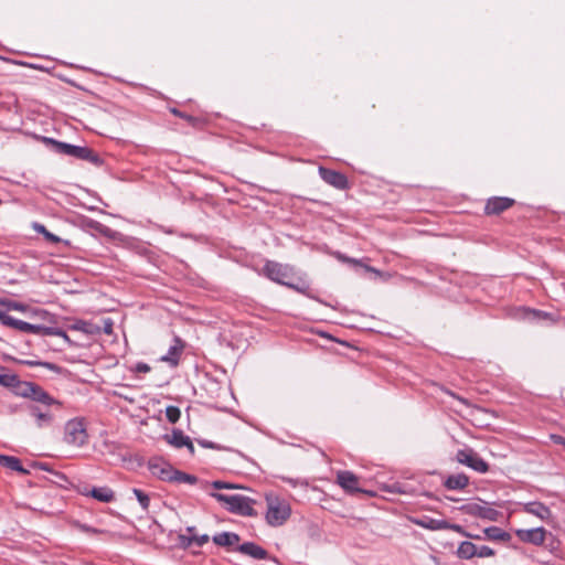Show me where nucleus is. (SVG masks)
<instances>
[{
  "instance_id": "nucleus-1",
  "label": "nucleus",
  "mask_w": 565,
  "mask_h": 565,
  "mask_svg": "<svg viewBox=\"0 0 565 565\" xmlns=\"http://www.w3.org/2000/svg\"><path fill=\"white\" fill-rule=\"evenodd\" d=\"M266 521L270 526H281L291 515L289 502L275 494H266Z\"/></svg>"
},
{
  "instance_id": "nucleus-29",
  "label": "nucleus",
  "mask_w": 565,
  "mask_h": 565,
  "mask_svg": "<svg viewBox=\"0 0 565 565\" xmlns=\"http://www.w3.org/2000/svg\"><path fill=\"white\" fill-rule=\"evenodd\" d=\"M171 481L179 482V483L194 484L198 481V478L193 475H189V473H185V472L174 469V476H172Z\"/></svg>"
},
{
  "instance_id": "nucleus-13",
  "label": "nucleus",
  "mask_w": 565,
  "mask_h": 565,
  "mask_svg": "<svg viewBox=\"0 0 565 565\" xmlns=\"http://www.w3.org/2000/svg\"><path fill=\"white\" fill-rule=\"evenodd\" d=\"M148 468L154 477L164 481H171L174 476V468L162 459H151Z\"/></svg>"
},
{
  "instance_id": "nucleus-16",
  "label": "nucleus",
  "mask_w": 565,
  "mask_h": 565,
  "mask_svg": "<svg viewBox=\"0 0 565 565\" xmlns=\"http://www.w3.org/2000/svg\"><path fill=\"white\" fill-rule=\"evenodd\" d=\"M237 552L241 554L247 555L255 559H267L269 558L268 552L263 548L260 545L253 543V542H246L237 546Z\"/></svg>"
},
{
  "instance_id": "nucleus-15",
  "label": "nucleus",
  "mask_w": 565,
  "mask_h": 565,
  "mask_svg": "<svg viewBox=\"0 0 565 565\" xmlns=\"http://www.w3.org/2000/svg\"><path fill=\"white\" fill-rule=\"evenodd\" d=\"M55 148L60 153L75 157L78 159H88L92 154V151L86 147H78L65 142L54 141Z\"/></svg>"
},
{
  "instance_id": "nucleus-34",
  "label": "nucleus",
  "mask_w": 565,
  "mask_h": 565,
  "mask_svg": "<svg viewBox=\"0 0 565 565\" xmlns=\"http://www.w3.org/2000/svg\"><path fill=\"white\" fill-rule=\"evenodd\" d=\"M11 319L12 317L7 315L6 299L0 298V322L3 326L9 327Z\"/></svg>"
},
{
  "instance_id": "nucleus-2",
  "label": "nucleus",
  "mask_w": 565,
  "mask_h": 565,
  "mask_svg": "<svg viewBox=\"0 0 565 565\" xmlns=\"http://www.w3.org/2000/svg\"><path fill=\"white\" fill-rule=\"evenodd\" d=\"M14 393L21 397L29 398L33 403L42 405H58V399L51 396L40 385L33 382L20 381L13 386Z\"/></svg>"
},
{
  "instance_id": "nucleus-6",
  "label": "nucleus",
  "mask_w": 565,
  "mask_h": 565,
  "mask_svg": "<svg viewBox=\"0 0 565 565\" xmlns=\"http://www.w3.org/2000/svg\"><path fill=\"white\" fill-rule=\"evenodd\" d=\"M88 440V434L83 419L73 418L65 425V441L75 447L84 446Z\"/></svg>"
},
{
  "instance_id": "nucleus-41",
  "label": "nucleus",
  "mask_w": 565,
  "mask_h": 565,
  "mask_svg": "<svg viewBox=\"0 0 565 565\" xmlns=\"http://www.w3.org/2000/svg\"><path fill=\"white\" fill-rule=\"evenodd\" d=\"M212 487L217 490L237 488L235 484L223 482V481H214V482H212Z\"/></svg>"
},
{
  "instance_id": "nucleus-12",
  "label": "nucleus",
  "mask_w": 565,
  "mask_h": 565,
  "mask_svg": "<svg viewBox=\"0 0 565 565\" xmlns=\"http://www.w3.org/2000/svg\"><path fill=\"white\" fill-rule=\"evenodd\" d=\"M515 201L505 196L490 198L484 206L487 215H499L514 205Z\"/></svg>"
},
{
  "instance_id": "nucleus-44",
  "label": "nucleus",
  "mask_w": 565,
  "mask_h": 565,
  "mask_svg": "<svg viewBox=\"0 0 565 565\" xmlns=\"http://www.w3.org/2000/svg\"><path fill=\"white\" fill-rule=\"evenodd\" d=\"M29 365H42V366H45L47 369H51V370H54L56 369L54 364H51V363H41V362H28Z\"/></svg>"
},
{
  "instance_id": "nucleus-50",
  "label": "nucleus",
  "mask_w": 565,
  "mask_h": 565,
  "mask_svg": "<svg viewBox=\"0 0 565 565\" xmlns=\"http://www.w3.org/2000/svg\"><path fill=\"white\" fill-rule=\"evenodd\" d=\"M150 369L147 364L143 363V373L148 372Z\"/></svg>"
},
{
  "instance_id": "nucleus-25",
  "label": "nucleus",
  "mask_w": 565,
  "mask_h": 565,
  "mask_svg": "<svg viewBox=\"0 0 565 565\" xmlns=\"http://www.w3.org/2000/svg\"><path fill=\"white\" fill-rule=\"evenodd\" d=\"M484 536H486V539L491 540V541H502V542H508L511 539V535L508 532L501 530L498 526L487 527L484 530Z\"/></svg>"
},
{
  "instance_id": "nucleus-51",
  "label": "nucleus",
  "mask_w": 565,
  "mask_h": 565,
  "mask_svg": "<svg viewBox=\"0 0 565 565\" xmlns=\"http://www.w3.org/2000/svg\"><path fill=\"white\" fill-rule=\"evenodd\" d=\"M136 369H137L138 371H141V364H139V363H138V364L136 365Z\"/></svg>"
},
{
  "instance_id": "nucleus-19",
  "label": "nucleus",
  "mask_w": 565,
  "mask_h": 565,
  "mask_svg": "<svg viewBox=\"0 0 565 565\" xmlns=\"http://www.w3.org/2000/svg\"><path fill=\"white\" fill-rule=\"evenodd\" d=\"M183 351V344L179 339L173 340V344L170 345L167 354L160 358L161 361L168 362L171 366H177Z\"/></svg>"
},
{
  "instance_id": "nucleus-9",
  "label": "nucleus",
  "mask_w": 565,
  "mask_h": 565,
  "mask_svg": "<svg viewBox=\"0 0 565 565\" xmlns=\"http://www.w3.org/2000/svg\"><path fill=\"white\" fill-rule=\"evenodd\" d=\"M337 483L348 493L354 494L365 492L360 488V480L358 476L348 470H341L337 473Z\"/></svg>"
},
{
  "instance_id": "nucleus-35",
  "label": "nucleus",
  "mask_w": 565,
  "mask_h": 565,
  "mask_svg": "<svg viewBox=\"0 0 565 565\" xmlns=\"http://www.w3.org/2000/svg\"><path fill=\"white\" fill-rule=\"evenodd\" d=\"M18 382V376L14 374H0V384L8 387H13Z\"/></svg>"
},
{
  "instance_id": "nucleus-40",
  "label": "nucleus",
  "mask_w": 565,
  "mask_h": 565,
  "mask_svg": "<svg viewBox=\"0 0 565 565\" xmlns=\"http://www.w3.org/2000/svg\"><path fill=\"white\" fill-rule=\"evenodd\" d=\"M192 537H193V544L196 546H203L204 544H206L209 542V536L206 534L200 535V536L192 534Z\"/></svg>"
},
{
  "instance_id": "nucleus-17",
  "label": "nucleus",
  "mask_w": 565,
  "mask_h": 565,
  "mask_svg": "<svg viewBox=\"0 0 565 565\" xmlns=\"http://www.w3.org/2000/svg\"><path fill=\"white\" fill-rule=\"evenodd\" d=\"M522 509L524 512L535 515L542 521H550L553 516L551 509L542 502H527L523 504Z\"/></svg>"
},
{
  "instance_id": "nucleus-39",
  "label": "nucleus",
  "mask_w": 565,
  "mask_h": 565,
  "mask_svg": "<svg viewBox=\"0 0 565 565\" xmlns=\"http://www.w3.org/2000/svg\"><path fill=\"white\" fill-rule=\"evenodd\" d=\"M102 328V332L106 334L113 333V322L110 319H103L102 324H99Z\"/></svg>"
},
{
  "instance_id": "nucleus-21",
  "label": "nucleus",
  "mask_w": 565,
  "mask_h": 565,
  "mask_svg": "<svg viewBox=\"0 0 565 565\" xmlns=\"http://www.w3.org/2000/svg\"><path fill=\"white\" fill-rule=\"evenodd\" d=\"M241 541V537L236 533L222 532L213 536V542L218 546H233Z\"/></svg>"
},
{
  "instance_id": "nucleus-31",
  "label": "nucleus",
  "mask_w": 565,
  "mask_h": 565,
  "mask_svg": "<svg viewBox=\"0 0 565 565\" xmlns=\"http://www.w3.org/2000/svg\"><path fill=\"white\" fill-rule=\"evenodd\" d=\"M40 334H43V335H56V337L63 338L66 341H70L66 332L63 331L62 329H58V328H50V327H43L42 326V330H41Z\"/></svg>"
},
{
  "instance_id": "nucleus-14",
  "label": "nucleus",
  "mask_w": 565,
  "mask_h": 565,
  "mask_svg": "<svg viewBox=\"0 0 565 565\" xmlns=\"http://www.w3.org/2000/svg\"><path fill=\"white\" fill-rule=\"evenodd\" d=\"M164 440L173 446L174 448H183L186 447L191 455L194 454L195 448L189 436H186L182 430L173 429L171 434L164 435Z\"/></svg>"
},
{
  "instance_id": "nucleus-33",
  "label": "nucleus",
  "mask_w": 565,
  "mask_h": 565,
  "mask_svg": "<svg viewBox=\"0 0 565 565\" xmlns=\"http://www.w3.org/2000/svg\"><path fill=\"white\" fill-rule=\"evenodd\" d=\"M190 534L193 533L194 531V527H188L186 530ZM178 541H179V544L182 546V547H190L193 545V537L192 535H186V534H180L178 536Z\"/></svg>"
},
{
  "instance_id": "nucleus-18",
  "label": "nucleus",
  "mask_w": 565,
  "mask_h": 565,
  "mask_svg": "<svg viewBox=\"0 0 565 565\" xmlns=\"http://www.w3.org/2000/svg\"><path fill=\"white\" fill-rule=\"evenodd\" d=\"M82 494L89 495L99 502H111L115 499L114 491L108 487L84 488Z\"/></svg>"
},
{
  "instance_id": "nucleus-36",
  "label": "nucleus",
  "mask_w": 565,
  "mask_h": 565,
  "mask_svg": "<svg viewBox=\"0 0 565 565\" xmlns=\"http://www.w3.org/2000/svg\"><path fill=\"white\" fill-rule=\"evenodd\" d=\"M172 113L179 117H181L182 119L186 120L190 125H192L193 127H196L201 124V120L196 117H193V116H190V115H186V114H183L177 109H172Z\"/></svg>"
},
{
  "instance_id": "nucleus-24",
  "label": "nucleus",
  "mask_w": 565,
  "mask_h": 565,
  "mask_svg": "<svg viewBox=\"0 0 565 565\" xmlns=\"http://www.w3.org/2000/svg\"><path fill=\"white\" fill-rule=\"evenodd\" d=\"M72 329L89 335L98 334L102 332L99 324L89 321H77L72 326Z\"/></svg>"
},
{
  "instance_id": "nucleus-46",
  "label": "nucleus",
  "mask_w": 565,
  "mask_h": 565,
  "mask_svg": "<svg viewBox=\"0 0 565 565\" xmlns=\"http://www.w3.org/2000/svg\"><path fill=\"white\" fill-rule=\"evenodd\" d=\"M134 493L136 494L139 502H141V490L140 489H134Z\"/></svg>"
},
{
  "instance_id": "nucleus-8",
  "label": "nucleus",
  "mask_w": 565,
  "mask_h": 565,
  "mask_svg": "<svg viewBox=\"0 0 565 565\" xmlns=\"http://www.w3.org/2000/svg\"><path fill=\"white\" fill-rule=\"evenodd\" d=\"M456 458L461 465H466L478 472L484 473L489 470V465L470 448L458 450Z\"/></svg>"
},
{
  "instance_id": "nucleus-42",
  "label": "nucleus",
  "mask_w": 565,
  "mask_h": 565,
  "mask_svg": "<svg viewBox=\"0 0 565 565\" xmlns=\"http://www.w3.org/2000/svg\"><path fill=\"white\" fill-rule=\"evenodd\" d=\"M288 287L291 288V289H295L298 292L307 295L308 286H306L305 284L296 285V284H294V280H291V286H288Z\"/></svg>"
},
{
  "instance_id": "nucleus-22",
  "label": "nucleus",
  "mask_w": 565,
  "mask_h": 565,
  "mask_svg": "<svg viewBox=\"0 0 565 565\" xmlns=\"http://www.w3.org/2000/svg\"><path fill=\"white\" fill-rule=\"evenodd\" d=\"M9 327L17 329L19 331H22V332L32 333V334H40L41 330H42V326L31 324L29 322L14 319L13 317L10 321Z\"/></svg>"
},
{
  "instance_id": "nucleus-43",
  "label": "nucleus",
  "mask_w": 565,
  "mask_h": 565,
  "mask_svg": "<svg viewBox=\"0 0 565 565\" xmlns=\"http://www.w3.org/2000/svg\"><path fill=\"white\" fill-rule=\"evenodd\" d=\"M552 440L555 443V444H559V445H564L565 446V438L559 436V435H552L551 436Z\"/></svg>"
},
{
  "instance_id": "nucleus-30",
  "label": "nucleus",
  "mask_w": 565,
  "mask_h": 565,
  "mask_svg": "<svg viewBox=\"0 0 565 565\" xmlns=\"http://www.w3.org/2000/svg\"><path fill=\"white\" fill-rule=\"evenodd\" d=\"M444 530H451V531H454L456 533H459L462 536H466V537H469V539H473V540H480L481 539L480 535L468 533L461 525H459V524H451V523H449L447 521H446V526L444 527Z\"/></svg>"
},
{
  "instance_id": "nucleus-10",
  "label": "nucleus",
  "mask_w": 565,
  "mask_h": 565,
  "mask_svg": "<svg viewBox=\"0 0 565 565\" xmlns=\"http://www.w3.org/2000/svg\"><path fill=\"white\" fill-rule=\"evenodd\" d=\"M515 535L523 543L541 546L546 540L547 531L544 527H535L529 530L519 529L515 531Z\"/></svg>"
},
{
  "instance_id": "nucleus-28",
  "label": "nucleus",
  "mask_w": 565,
  "mask_h": 565,
  "mask_svg": "<svg viewBox=\"0 0 565 565\" xmlns=\"http://www.w3.org/2000/svg\"><path fill=\"white\" fill-rule=\"evenodd\" d=\"M33 230L39 233V234H42L44 236V238L49 242V243H52V244H57L60 243L62 239L54 235L53 233L49 232L46 230V227L42 224H39V223H34L33 224Z\"/></svg>"
},
{
  "instance_id": "nucleus-49",
  "label": "nucleus",
  "mask_w": 565,
  "mask_h": 565,
  "mask_svg": "<svg viewBox=\"0 0 565 565\" xmlns=\"http://www.w3.org/2000/svg\"><path fill=\"white\" fill-rule=\"evenodd\" d=\"M119 395H120V396H124V397H125L126 399H128L129 402H134V401H135L134 398H130V397H128V396H126V395H124V394H121V393H120Z\"/></svg>"
},
{
  "instance_id": "nucleus-5",
  "label": "nucleus",
  "mask_w": 565,
  "mask_h": 565,
  "mask_svg": "<svg viewBox=\"0 0 565 565\" xmlns=\"http://www.w3.org/2000/svg\"><path fill=\"white\" fill-rule=\"evenodd\" d=\"M63 404L58 401V405H42L34 403L29 407L31 416L35 419L38 427L43 428L51 426L55 420V411H60Z\"/></svg>"
},
{
  "instance_id": "nucleus-26",
  "label": "nucleus",
  "mask_w": 565,
  "mask_h": 565,
  "mask_svg": "<svg viewBox=\"0 0 565 565\" xmlns=\"http://www.w3.org/2000/svg\"><path fill=\"white\" fill-rule=\"evenodd\" d=\"M0 465L13 471L28 473V471L22 468L21 461L17 457L1 455Z\"/></svg>"
},
{
  "instance_id": "nucleus-3",
  "label": "nucleus",
  "mask_w": 565,
  "mask_h": 565,
  "mask_svg": "<svg viewBox=\"0 0 565 565\" xmlns=\"http://www.w3.org/2000/svg\"><path fill=\"white\" fill-rule=\"evenodd\" d=\"M213 498H215L218 502L224 504V507L232 513L252 516L254 515L253 501L244 495L239 494H223V493H212Z\"/></svg>"
},
{
  "instance_id": "nucleus-20",
  "label": "nucleus",
  "mask_w": 565,
  "mask_h": 565,
  "mask_svg": "<svg viewBox=\"0 0 565 565\" xmlns=\"http://www.w3.org/2000/svg\"><path fill=\"white\" fill-rule=\"evenodd\" d=\"M468 483L469 478L463 473L451 475L444 481V486L449 490L465 489Z\"/></svg>"
},
{
  "instance_id": "nucleus-47",
  "label": "nucleus",
  "mask_w": 565,
  "mask_h": 565,
  "mask_svg": "<svg viewBox=\"0 0 565 565\" xmlns=\"http://www.w3.org/2000/svg\"><path fill=\"white\" fill-rule=\"evenodd\" d=\"M142 501H143V509H146L148 505V497L143 494Z\"/></svg>"
},
{
  "instance_id": "nucleus-37",
  "label": "nucleus",
  "mask_w": 565,
  "mask_h": 565,
  "mask_svg": "<svg viewBox=\"0 0 565 565\" xmlns=\"http://www.w3.org/2000/svg\"><path fill=\"white\" fill-rule=\"evenodd\" d=\"M6 309L7 310H15V311H24L25 307L20 303L9 299H6Z\"/></svg>"
},
{
  "instance_id": "nucleus-32",
  "label": "nucleus",
  "mask_w": 565,
  "mask_h": 565,
  "mask_svg": "<svg viewBox=\"0 0 565 565\" xmlns=\"http://www.w3.org/2000/svg\"><path fill=\"white\" fill-rule=\"evenodd\" d=\"M166 416L170 423L174 424L180 419L181 412L177 406H168L166 409Z\"/></svg>"
},
{
  "instance_id": "nucleus-7",
  "label": "nucleus",
  "mask_w": 565,
  "mask_h": 565,
  "mask_svg": "<svg viewBox=\"0 0 565 565\" xmlns=\"http://www.w3.org/2000/svg\"><path fill=\"white\" fill-rule=\"evenodd\" d=\"M460 511L471 516L484 519L488 521H498L501 513L482 502H470L460 507Z\"/></svg>"
},
{
  "instance_id": "nucleus-11",
  "label": "nucleus",
  "mask_w": 565,
  "mask_h": 565,
  "mask_svg": "<svg viewBox=\"0 0 565 565\" xmlns=\"http://www.w3.org/2000/svg\"><path fill=\"white\" fill-rule=\"evenodd\" d=\"M319 174L326 183L338 190H345L349 188L348 178L341 172L320 167Z\"/></svg>"
},
{
  "instance_id": "nucleus-38",
  "label": "nucleus",
  "mask_w": 565,
  "mask_h": 565,
  "mask_svg": "<svg viewBox=\"0 0 565 565\" xmlns=\"http://www.w3.org/2000/svg\"><path fill=\"white\" fill-rule=\"evenodd\" d=\"M494 555V551L489 546H481L477 548V556L479 557H490Z\"/></svg>"
},
{
  "instance_id": "nucleus-27",
  "label": "nucleus",
  "mask_w": 565,
  "mask_h": 565,
  "mask_svg": "<svg viewBox=\"0 0 565 565\" xmlns=\"http://www.w3.org/2000/svg\"><path fill=\"white\" fill-rule=\"evenodd\" d=\"M457 555L465 559L472 558L477 556V546L471 542L465 541L458 546Z\"/></svg>"
},
{
  "instance_id": "nucleus-48",
  "label": "nucleus",
  "mask_w": 565,
  "mask_h": 565,
  "mask_svg": "<svg viewBox=\"0 0 565 565\" xmlns=\"http://www.w3.org/2000/svg\"><path fill=\"white\" fill-rule=\"evenodd\" d=\"M161 530V526L157 524V522H153V531Z\"/></svg>"
},
{
  "instance_id": "nucleus-23",
  "label": "nucleus",
  "mask_w": 565,
  "mask_h": 565,
  "mask_svg": "<svg viewBox=\"0 0 565 565\" xmlns=\"http://www.w3.org/2000/svg\"><path fill=\"white\" fill-rule=\"evenodd\" d=\"M414 523L419 525L420 527L431 531L444 530V527L446 526V520H437L428 516L415 520Z\"/></svg>"
},
{
  "instance_id": "nucleus-4",
  "label": "nucleus",
  "mask_w": 565,
  "mask_h": 565,
  "mask_svg": "<svg viewBox=\"0 0 565 565\" xmlns=\"http://www.w3.org/2000/svg\"><path fill=\"white\" fill-rule=\"evenodd\" d=\"M263 273L273 281L285 286H291V280L296 277L294 267L273 260L266 262Z\"/></svg>"
},
{
  "instance_id": "nucleus-45",
  "label": "nucleus",
  "mask_w": 565,
  "mask_h": 565,
  "mask_svg": "<svg viewBox=\"0 0 565 565\" xmlns=\"http://www.w3.org/2000/svg\"><path fill=\"white\" fill-rule=\"evenodd\" d=\"M364 268H365V270H367V271H370V273H373V274H375V275H377V276H381V271H380V270H377L376 268H373V267H371V266H366V265L364 266Z\"/></svg>"
}]
</instances>
